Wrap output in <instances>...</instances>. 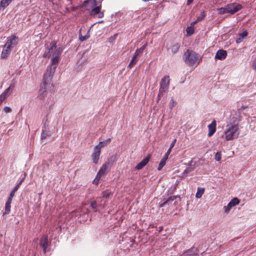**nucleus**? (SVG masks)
I'll return each instance as SVG.
<instances>
[{"label": "nucleus", "instance_id": "obj_1", "mask_svg": "<svg viewBox=\"0 0 256 256\" xmlns=\"http://www.w3.org/2000/svg\"><path fill=\"white\" fill-rule=\"evenodd\" d=\"M62 52V48L60 46L57 47L54 41L52 42L48 46L47 50L44 52L43 56L44 58H51V60L50 67L44 74L45 83L47 82L46 80L48 82L50 80H52L56 69L60 60Z\"/></svg>", "mask_w": 256, "mask_h": 256}, {"label": "nucleus", "instance_id": "obj_2", "mask_svg": "<svg viewBox=\"0 0 256 256\" xmlns=\"http://www.w3.org/2000/svg\"><path fill=\"white\" fill-rule=\"evenodd\" d=\"M240 134L238 124L230 122L226 125L224 130V140L230 141L237 138Z\"/></svg>", "mask_w": 256, "mask_h": 256}, {"label": "nucleus", "instance_id": "obj_3", "mask_svg": "<svg viewBox=\"0 0 256 256\" xmlns=\"http://www.w3.org/2000/svg\"><path fill=\"white\" fill-rule=\"evenodd\" d=\"M115 161V157L112 156L110 157L107 161L104 164L100 169L99 170L96 178L94 180V183L96 184H98L101 177L103 176H105L110 170V168Z\"/></svg>", "mask_w": 256, "mask_h": 256}, {"label": "nucleus", "instance_id": "obj_4", "mask_svg": "<svg viewBox=\"0 0 256 256\" xmlns=\"http://www.w3.org/2000/svg\"><path fill=\"white\" fill-rule=\"evenodd\" d=\"M86 6L92 16H96L98 18L104 16V14L100 12L101 6H98L96 0H86L84 2Z\"/></svg>", "mask_w": 256, "mask_h": 256}, {"label": "nucleus", "instance_id": "obj_5", "mask_svg": "<svg viewBox=\"0 0 256 256\" xmlns=\"http://www.w3.org/2000/svg\"><path fill=\"white\" fill-rule=\"evenodd\" d=\"M183 59L190 66L199 64L200 58L199 55L193 50H187L184 54Z\"/></svg>", "mask_w": 256, "mask_h": 256}, {"label": "nucleus", "instance_id": "obj_6", "mask_svg": "<svg viewBox=\"0 0 256 256\" xmlns=\"http://www.w3.org/2000/svg\"><path fill=\"white\" fill-rule=\"evenodd\" d=\"M170 84V77L168 76H164L160 82V88L159 93L158 95V98L159 100L164 93L167 92L168 90Z\"/></svg>", "mask_w": 256, "mask_h": 256}, {"label": "nucleus", "instance_id": "obj_7", "mask_svg": "<svg viewBox=\"0 0 256 256\" xmlns=\"http://www.w3.org/2000/svg\"><path fill=\"white\" fill-rule=\"evenodd\" d=\"M228 8V14H234L242 8L241 4L236 3L233 2L227 4Z\"/></svg>", "mask_w": 256, "mask_h": 256}, {"label": "nucleus", "instance_id": "obj_8", "mask_svg": "<svg viewBox=\"0 0 256 256\" xmlns=\"http://www.w3.org/2000/svg\"><path fill=\"white\" fill-rule=\"evenodd\" d=\"M18 37L13 34L8 38L7 42L4 45L12 50L18 44Z\"/></svg>", "mask_w": 256, "mask_h": 256}, {"label": "nucleus", "instance_id": "obj_9", "mask_svg": "<svg viewBox=\"0 0 256 256\" xmlns=\"http://www.w3.org/2000/svg\"><path fill=\"white\" fill-rule=\"evenodd\" d=\"M240 200L237 198H233L228 204L227 206H226L224 207V212L226 214H228L231 208L239 204Z\"/></svg>", "mask_w": 256, "mask_h": 256}, {"label": "nucleus", "instance_id": "obj_10", "mask_svg": "<svg viewBox=\"0 0 256 256\" xmlns=\"http://www.w3.org/2000/svg\"><path fill=\"white\" fill-rule=\"evenodd\" d=\"M101 150H100L99 147H94L93 152L92 154L91 157L92 160L94 164H96L98 162Z\"/></svg>", "mask_w": 256, "mask_h": 256}, {"label": "nucleus", "instance_id": "obj_11", "mask_svg": "<svg viewBox=\"0 0 256 256\" xmlns=\"http://www.w3.org/2000/svg\"><path fill=\"white\" fill-rule=\"evenodd\" d=\"M52 80H50L48 82H44V78H43V82L41 84L40 89L39 92V95L38 96L41 98L44 97L46 93V89L48 86H49L50 84V82ZM46 82H48V80H46Z\"/></svg>", "mask_w": 256, "mask_h": 256}, {"label": "nucleus", "instance_id": "obj_12", "mask_svg": "<svg viewBox=\"0 0 256 256\" xmlns=\"http://www.w3.org/2000/svg\"><path fill=\"white\" fill-rule=\"evenodd\" d=\"M216 120H213L212 122L208 125V136L210 137L212 136L216 131Z\"/></svg>", "mask_w": 256, "mask_h": 256}, {"label": "nucleus", "instance_id": "obj_13", "mask_svg": "<svg viewBox=\"0 0 256 256\" xmlns=\"http://www.w3.org/2000/svg\"><path fill=\"white\" fill-rule=\"evenodd\" d=\"M12 50V49L10 48H8L6 46L4 45L3 46V48L1 53L0 58L2 59H6V58L10 54V52Z\"/></svg>", "mask_w": 256, "mask_h": 256}, {"label": "nucleus", "instance_id": "obj_14", "mask_svg": "<svg viewBox=\"0 0 256 256\" xmlns=\"http://www.w3.org/2000/svg\"><path fill=\"white\" fill-rule=\"evenodd\" d=\"M48 245V236H44L40 240V246L43 248L44 253L46 252V248Z\"/></svg>", "mask_w": 256, "mask_h": 256}, {"label": "nucleus", "instance_id": "obj_15", "mask_svg": "<svg viewBox=\"0 0 256 256\" xmlns=\"http://www.w3.org/2000/svg\"><path fill=\"white\" fill-rule=\"evenodd\" d=\"M226 55L227 52L226 50H220L216 52L215 56V58L222 60L226 58Z\"/></svg>", "mask_w": 256, "mask_h": 256}, {"label": "nucleus", "instance_id": "obj_16", "mask_svg": "<svg viewBox=\"0 0 256 256\" xmlns=\"http://www.w3.org/2000/svg\"><path fill=\"white\" fill-rule=\"evenodd\" d=\"M231 120L232 124H238V125L239 122L241 120L240 112L238 111L235 112L234 114L232 116Z\"/></svg>", "mask_w": 256, "mask_h": 256}, {"label": "nucleus", "instance_id": "obj_17", "mask_svg": "<svg viewBox=\"0 0 256 256\" xmlns=\"http://www.w3.org/2000/svg\"><path fill=\"white\" fill-rule=\"evenodd\" d=\"M140 56V55L136 51L133 55L130 63L128 66V67L129 68H132L136 63Z\"/></svg>", "mask_w": 256, "mask_h": 256}, {"label": "nucleus", "instance_id": "obj_18", "mask_svg": "<svg viewBox=\"0 0 256 256\" xmlns=\"http://www.w3.org/2000/svg\"><path fill=\"white\" fill-rule=\"evenodd\" d=\"M150 156H147L146 158H144L142 162H139L136 166V168L138 170H141L142 168L149 162Z\"/></svg>", "mask_w": 256, "mask_h": 256}, {"label": "nucleus", "instance_id": "obj_19", "mask_svg": "<svg viewBox=\"0 0 256 256\" xmlns=\"http://www.w3.org/2000/svg\"><path fill=\"white\" fill-rule=\"evenodd\" d=\"M180 47V45L178 43L174 42L171 44L168 48V50H170L172 54H174L178 51Z\"/></svg>", "mask_w": 256, "mask_h": 256}, {"label": "nucleus", "instance_id": "obj_20", "mask_svg": "<svg viewBox=\"0 0 256 256\" xmlns=\"http://www.w3.org/2000/svg\"><path fill=\"white\" fill-rule=\"evenodd\" d=\"M12 0H1L0 2V10H4L12 2Z\"/></svg>", "mask_w": 256, "mask_h": 256}, {"label": "nucleus", "instance_id": "obj_21", "mask_svg": "<svg viewBox=\"0 0 256 256\" xmlns=\"http://www.w3.org/2000/svg\"><path fill=\"white\" fill-rule=\"evenodd\" d=\"M176 196H172L169 197L167 200L164 202L162 204H160V207H163L166 204H170L172 203V202L176 200Z\"/></svg>", "mask_w": 256, "mask_h": 256}, {"label": "nucleus", "instance_id": "obj_22", "mask_svg": "<svg viewBox=\"0 0 256 256\" xmlns=\"http://www.w3.org/2000/svg\"><path fill=\"white\" fill-rule=\"evenodd\" d=\"M14 88V82H12L8 88L3 92L7 96H9L12 92V90Z\"/></svg>", "mask_w": 256, "mask_h": 256}, {"label": "nucleus", "instance_id": "obj_23", "mask_svg": "<svg viewBox=\"0 0 256 256\" xmlns=\"http://www.w3.org/2000/svg\"><path fill=\"white\" fill-rule=\"evenodd\" d=\"M197 249L195 248H192L191 249L187 250L184 254L183 256H194V255L196 252Z\"/></svg>", "mask_w": 256, "mask_h": 256}, {"label": "nucleus", "instance_id": "obj_24", "mask_svg": "<svg viewBox=\"0 0 256 256\" xmlns=\"http://www.w3.org/2000/svg\"><path fill=\"white\" fill-rule=\"evenodd\" d=\"M204 188L198 187L197 192L196 194V197L198 198H200L204 192Z\"/></svg>", "mask_w": 256, "mask_h": 256}, {"label": "nucleus", "instance_id": "obj_25", "mask_svg": "<svg viewBox=\"0 0 256 256\" xmlns=\"http://www.w3.org/2000/svg\"><path fill=\"white\" fill-rule=\"evenodd\" d=\"M218 14H228V8L227 7V5H226L224 7L220 8L218 9Z\"/></svg>", "mask_w": 256, "mask_h": 256}, {"label": "nucleus", "instance_id": "obj_26", "mask_svg": "<svg viewBox=\"0 0 256 256\" xmlns=\"http://www.w3.org/2000/svg\"><path fill=\"white\" fill-rule=\"evenodd\" d=\"M166 160H166L164 158H162V160H160V162L159 164V165L158 167V170H159V171L160 170L162 169V168L165 166Z\"/></svg>", "mask_w": 256, "mask_h": 256}, {"label": "nucleus", "instance_id": "obj_27", "mask_svg": "<svg viewBox=\"0 0 256 256\" xmlns=\"http://www.w3.org/2000/svg\"><path fill=\"white\" fill-rule=\"evenodd\" d=\"M11 204L6 203L5 205V212L4 213V214H8L10 211Z\"/></svg>", "mask_w": 256, "mask_h": 256}, {"label": "nucleus", "instance_id": "obj_28", "mask_svg": "<svg viewBox=\"0 0 256 256\" xmlns=\"http://www.w3.org/2000/svg\"><path fill=\"white\" fill-rule=\"evenodd\" d=\"M102 194L103 197L108 198L112 194V192L108 190H106L105 191L103 192Z\"/></svg>", "mask_w": 256, "mask_h": 256}, {"label": "nucleus", "instance_id": "obj_29", "mask_svg": "<svg viewBox=\"0 0 256 256\" xmlns=\"http://www.w3.org/2000/svg\"><path fill=\"white\" fill-rule=\"evenodd\" d=\"M186 31L187 34L190 36L194 33V28L192 26H188L186 28Z\"/></svg>", "mask_w": 256, "mask_h": 256}, {"label": "nucleus", "instance_id": "obj_30", "mask_svg": "<svg viewBox=\"0 0 256 256\" xmlns=\"http://www.w3.org/2000/svg\"><path fill=\"white\" fill-rule=\"evenodd\" d=\"M176 104L177 102L175 100H174L173 98H172L169 103L170 108L172 109L174 106H176Z\"/></svg>", "mask_w": 256, "mask_h": 256}, {"label": "nucleus", "instance_id": "obj_31", "mask_svg": "<svg viewBox=\"0 0 256 256\" xmlns=\"http://www.w3.org/2000/svg\"><path fill=\"white\" fill-rule=\"evenodd\" d=\"M146 46V44L144 45L140 48L137 49L136 51L141 56V54L143 52L144 50L145 49Z\"/></svg>", "mask_w": 256, "mask_h": 256}, {"label": "nucleus", "instance_id": "obj_32", "mask_svg": "<svg viewBox=\"0 0 256 256\" xmlns=\"http://www.w3.org/2000/svg\"><path fill=\"white\" fill-rule=\"evenodd\" d=\"M107 144L105 143V141L103 142H100L98 144L95 146V147H99L100 150H101L102 148L106 146Z\"/></svg>", "mask_w": 256, "mask_h": 256}, {"label": "nucleus", "instance_id": "obj_33", "mask_svg": "<svg viewBox=\"0 0 256 256\" xmlns=\"http://www.w3.org/2000/svg\"><path fill=\"white\" fill-rule=\"evenodd\" d=\"M205 16H206V14H205L204 11H203L200 14L197 18V21H198V22L201 21L204 18Z\"/></svg>", "mask_w": 256, "mask_h": 256}, {"label": "nucleus", "instance_id": "obj_34", "mask_svg": "<svg viewBox=\"0 0 256 256\" xmlns=\"http://www.w3.org/2000/svg\"><path fill=\"white\" fill-rule=\"evenodd\" d=\"M221 153L220 152H217L214 156V158L217 161H220L221 160Z\"/></svg>", "mask_w": 256, "mask_h": 256}, {"label": "nucleus", "instance_id": "obj_35", "mask_svg": "<svg viewBox=\"0 0 256 256\" xmlns=\"http://www.w3.org/2000/svg\"><path fill=\"white\" fill-rule=\"evenodd\" d=\"M8 96L4 94V93L2 92L0 95V105L2 103V102L7 98Z\"/></svg>", "mask_w": 256, "mask_h": 256}, {"label": "nucleus", "instance_id": "obj_36", "mask_svg": "<svg viewBox=\"0 0 256 256\" xmlns=\"http://www.w3.org/2000/svg\"><path fill=\"white\" fill-rule=\"evenodd\" d=\"M92 208L94 210L95 212L97 211V202L96 201H94L91 203Z\"/></svg>", "mask_w": 256, "mask_h": 256}, {"label": "nucleus", "instance_id": "obj_37", "mask_svg": "<svg viewBox=\"0 0 256 256\" xmlns=\"http://www.w3.org/2000/svg\"><path fill=\"white\" fill-rule=\"evenodd\" d=\"M88 38V36H82L81 34L79 35V38L82 42L86 40Z\"/></svg>", "mask_w": 256, "mask_h": 256}, {"label": "nucleus", "instance_id": "obj_38", "mask_svg": "<svg viewBox=\"0 0 256 256\" xmlns=\"http://www.w3.org/2000/svg\"><path fill=\"white\" fill-rule=\"evenodd\" d=\"M4 111L5 113H10L12 112V108L9 106H4Z\"/></svg>", "mask_w": 256, "mask_h": 256}, {"label": "nucleus", "instance_id": "obj_39", "mask_svg": "<svg viewBox=\"0 0 256 256\" xmlns=\"http://www.w3.org/2000/svg\"><path fill=\"white\" fill-rule=\"evenodd\" d=\"M170 152H171V150L168 149L166 152L164 156L162 158L168 160V155L170 154Z\"/></svg>", "mask_w": 256, "mask_h": 256}, {"label": "nucleus", "instance_id": "obj_40", "mask_svg": "<svg viewBox=\"0 0 256 256\" xmlns=\"http://www.w3.org/2000/svg\"><path fill=\"white\" fill-rule=\"evenodd\" d=\"M247 35H248V32L246 31H244V32H242L240 33L239 34V36H240L241 38H242V39H243Z\"/></svg>", "mask_w": 256, "mask_h": 256}, {"label": "nucleus", "instance_id": "obj_41", "mask_svg": "<svg viewBox=\"0 0 256 256\" xmlns=\"http://www.w3.org/2000/svg\"><path fill=\"white\" fill-rule=\"evenodd\" d=\"M17 190H18V189H16V188H14V189L12 190L10 194V197H14V196L15 192Z\"/></svg>", "mask_w": 256, "mask_h": 256}, {"label": "nucleus", "instance_id": "obj_42", "mask_svg": "<svg viewBox=\"0 0 256 256\" xmlns=\"http://www.w3.org/2000/svg\"><path fill=\"white\" fill-rule=\"evenodd\" d=\"M47 136H48V133L45 132H42V135H41L42 140L45 139Z\"/></svg>", "mask_w": 256, "mask_h": 256}, {"label": "nucleus", "instance_id": "obj_43", "mask_svg": "<svg viewBox=\"0 0 256 256\" xmlns=\"http://www.w3.org/2000/svg\"><path fill=\"white\" fill-rule=\"evenodd\" d=\"M176 139L174 140L171 143L170 146L168 149L172 150V148L174 146L175 143L176 142Z\"/></svg>", "mask_w": 256, "mask_h": 256}, {"label": "nucleus", "instance_id": "obj_44", "mask_svg": "<svg viewBox=\"0 0 256 256\" xmlns=\"http://www.w3.org/2000/svg\"><path fill=\"white\" fill-rule=\"evenodd\" d=\"M116 36H117V34H115L114 36H112L110 37V40H109V42H112L115 40L116 37Z\"/></svg>", "mask_w": 256, "mask_h": 256}, {"label": "nucleus", "instance_id": "obj_45", "mask_svg": "<svg viewBox=\"0 0 256 256\" xmlns=\"http://www.w3.org/2000/svg\"><path fill=\"white\" fill-rule=\"evenodd\" d=\"M13 197H10V195L9 196V197L6 202V203L7 204H12V199Z\"/></svg>", "mask_w": 256, "mask_h": 256}, {"label": "nucleus", "instance_id": "obj_46", "mask_svg": "<svg viewBox=\"0 0 256 256\" xmlns=\"http://www.w3.org/2000/svg\"><path fill=\"white\" fill-rule=\"evenodd\" d=\"M242 40H243L242 38H241L240 36V38H236V42L238 43H238H240V42H242Z\"/></svg>", "mask_w": 256, "mask_h": 256}, {"label": "nucleus", "instance_id": "obj_47", "mask_svg": "<svg viewBox=\"0 0 256 256\" xmlns=\"http://www.w3.org/2000/svg\"><path fill=\"white\" fill-rule=\"evenodd\" d=\"M104 141H105V143H106L107 144H108L111 142V138H108L106 139Z\"/></svg>", "mask_w": 256, "mask_h": 256}, {"label": "nucleus", "instance_id": "obj_48", "mask_svg": "<svg viewBox=\"0 0 256 256\" xmlns=\"http://www.w3.org/2000/svg\"><path fill=\"white\" fill-rule=\"evenodd\" d=\"M198 21H197V20L193 22H192L190 24V26H192L193 28V26H194V25L197 22H198Z\"/></svg>", "mask_w": 256, "mask_h": 256}, {"label": "nucleus", "instance_id": "obj_49", "mask_svg": "<svg viewBox=\"0 0 256 256\" xmlns=\"http://www.w3.org/2000/svg\"><path fill=\"white\" fill-rule=\"evenodd\" d=\"M194 0H188L186 4L188 5H190L194 2Z\"/></svg>", "mask_w": 256, "mask_h": 256}, {"label": "nucleus", "instance_id": "obj_50", "mask_svg": "<svg viewBox=\"0 0 256 256\" xmlns=\"http://www.w3.org/2000/svg\"><path fill=\"white\" fill-rule=\"evenodd\" d=\"M20 184H19L18 183L16 186L14 188H16V189H18L19 188H20Z\"/></svg>", "mask_w": 256, "mask_h": 256}, {"label": "nucleus", "instance_id": "obj_51", "mask_svg": "<svg viewBox=\"0 0 256 256\" xmlns=\"http://www.w3.org/2000/svg\"><path fill=\"white\" fill-rule=\"evenodd\" d=\"M253 66L254 67V68L255 69H256V61H254V64H253Z\"/></svg>", "mask_w": 256, "mask_h": 256}, {"label": "nucleus", "instance_id": "obj_52", "mask_svg": "<svg viewBox=\"0 0 256 256\" xmlns=\"http://www.w3.org/2000/svg\"><path fill=\"white\" fill-rule=\"evenodd\" d=\"M22 182H23V179L20 180V181L18 182L19 184H21Z\"/></svg>", "mask_w": 256, "mask_h": 256}]
</instances>
